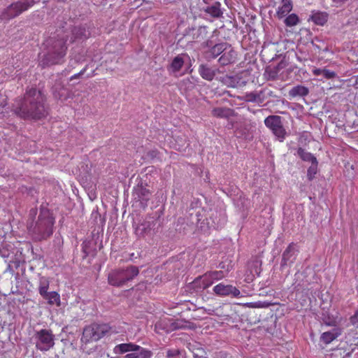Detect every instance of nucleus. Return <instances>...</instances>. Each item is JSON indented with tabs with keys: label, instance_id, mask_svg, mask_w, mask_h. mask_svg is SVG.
Masks as SVG:
<instances>
[{
	"label": "nucleus",
	"instance_id": "1",
	"mask_svg": "<svg viewBox=\"0 0 358 358\" xmlns=\"http://www.w3.org/2000/svg\"><path fill=\"white\" fill-rule=\"evenodd\" d=\"M45 101V96L41 91L31 88L26 92L23 99L15 100L13 111L23 119H41L47 113Z\"/></svg>",
	"mask_w": 358,
	"mask_h": 358
},
{
	"label": "nucleus",
	"instance_id": "2",
	"mask_svg": "<svg viewBox=\"0 0 358 358\" xmlns=\"http://www.w3.org/2000/svg\"><path fill=\"white\" fill-rule=\"evenodd\" d=\"M69 32L63 29L57 31L55 36H50L45 43V52L41 57L39 64L45 68L52 65L59 64L64 62L66 54V42Z\"/></svg>",
	"mask_w": 358,
	"mask_h": 358
},
{
	"label": "nucleus",
	"instance_id": "3",
	"mask_svg": "<svg viewBox=\"0 0 358 358\" xmlns=\"http://www.w3.org/2000/svg\"><path fill=\"white\" fill-rule=\"evenodd\" d=\"M55 218L48 213H41L36 223L27 226V230L35 241L46 240L53 234Z\"/></svg>",
	"mask_w": 358,
	"mask_h": 358
},
{
	"label": "nucleus",
	"instance_id": "4",
	"mask_svg": "<svg viewBox=\"0 0 358 358\" xmlns=\"http://www.w3.org/2000/svg\"><path fill=\"white\" fill-rule=\"evenodd\" d=\"M138 268L135 266L113 270L108 275V282L112 286L121 287L138 275Z\"/></svg>",
	"mask_w": 358,
	"mask_h": 358
},
{
	"label": "nucleus",
	"instance_id": "5",
	"mask_svg": "<svg viewBox=\"0 0 358 358\" xmlns=\"http://www.w3.org/2000/svg\"><path fill=\"white\" fill-rule=\"evenodd\" d=\"M39 0H24L13 2L0 13V19L7 21L12 20L29 10Z\"/></svg>",
	"mask_w": 358,
	"mask_h": 358
},
{
	"label": "nucleus",
	"instance_id": "6",
	"mask_svg": "<svg viewBox=\"0 0 358 358\" xmlns=\"http://www.w3.org/2000/svg\"><path fill=\"white\" fill-rule=\"evenodd\" d=\"M111 327L107 324L93 323L83 329V338L85 342L98 341L110 332Z\"/></svg>",
	"mask_w": 358,
	"mask_h": 358
},
{
	"label": "nucleus",
	"instance_id": "7",
	"mask_svg": "<svg viewBox=\"0 0 358 358\" xmlns=\"http://www.w3.org/2000/svg\"><path fill=\"white\" fill-rule=\"evenodd\" d=\"M36 348L46 352L55 345V335L51 329H42L34 334Z\"/></svg>",
	"mask_w": 358,
	"mask_h": 358
},
{
	"label": "nucleus",
	"instance_id": "8",
	"mask_svg": "<svg viewBox=\"0 0 358 358\" xmlns=\"http://www.w3.org/2000/svg\"><path fill=\"white\" fill-rule=\"evenodd\" d=\"M264 124L271 130L273 135L280 142L284 141L287 136V131L283 127L282 117L278 115H269L264 120Z\"/></svg>",
	"mask_w": 358,
	"mask_h": 358
},
{
	"label": "nucleus",
	"instance_id": "9",
	"mask_svg": "<svg viewBox=\"0 0 358 358\" xmlns=\"http://www.w3.org/2000/svg\"><path fill=\"white\" fill-rule=\"evenodd\" d=\"M213 293L220 297L231 296L240 298L242 296L240 290L232 285H226L220 282L215 285L213 288Z\"/></svg>",
	"mask_w": 358,
	"mask_h": 358
},
{
	"label": "nucleus",
	"instance_id": "10",
	"mask_svg": "<svg viewBox=\"0 0 358 358\" xmlns=\"http://www.w3.org/2000/svg\"><path fill=\"white\" fill-rule=\"evenodd\" d=\"M52 92L54 97L61 101H64L71 97V91L62 84H55Z\"/></svg>",
	"mask_w": 358,
	"mask_h": 358
},
{
	"label": "nucleus",
	"instance_id": "11",
	"mask_svg": "<svg viewBox=\"0 0 358 358\" xmlns=\"http://www.w3.org/2000/svg\"><path fill=\"white\" fill-rule=\"evenodd\" d=\"M198 71L201 77L208 81H212L215 75L219 73L218 69L210 67L207 64H201Z\"/></svg>",
	"mask_w": 358,
	"mask_h": 358
},
{
	"label": "nucleus",
	"instance_id": "12",
	"mask_svg": "<svg viewBox=\"0 0 358 358\" xmlns=\"http://www.w3.org/2000/svg\"><path fill=\"white\" fill-rule=\"evenodd\" d=\"M341 334L339 328H334L330 331L322 333L320 336V341L325 345L330 344Z\"/></svg>",
	"mask_w": 358,
	"mask_h": 358
},
{
	"label": "nucleus",
	"instance_id": "13",
	"mask_svg": "<svg viewBox=\"0 0 358 358\" xmlns=\"http://www.w3.org/2000/svg\"><path fill=\"white\" fill-rule=\"evenodd\" d=\"M229 50H225L221 57L219 58V62L222 66H227L233 64L236 62L237 58V53L235 50L229 48Z\"/></svg>",
	"mask_w": 358,
	"mask_h": 358
},
{
	"label": "nucleus",
	"instance_id": "14",
	"mask_svg": "<svg viewBox=\"0 0 358 358\" xmlns=\"http://www.w3.org/2000/svg\"><path fill=\"white\" fill-rule=\"evenodd\" d=\"M211 115L217 118H229L234 116V111L233 109L227 107H217L212 110Z\"/></svg>",
	"mask_w": 358,
	"mask_h": 358
},
{
	"label": "nucleus",
	"instance_id": "15",
	"mask_svg": "<svg viewBox=\"0 0 358 358\" xmlns=\"http://www.w3.org/2000/svg\"><path fill=\"white\" fill-rule=\"evenodd\" d=\"M357 333L355 331H352L348 333L346 336V343L349 345V348H346L348 355H350V353L354 352L357 348H358V336H355Z\"/></svg>",
	"mask_w": 358,
	"mask_h": 358
},
{
	"label": "nucleus",
	"instance_id": "16",
	"mask_svg": "<svg viewBox=\"0 0 358 358\" xmlns=\"http://www.w3.org/2000/svg\"><path fill=\"white\" fill-rule=\"evenodd\" d=\"M71 42L72 43L76 41L85 40L88 37L86 29L82 27H75L71 30Z\"/></svg>",
	"mask_w": 358,
	"mask_h": 358
},
{
	"label": "nucleus",
	"instance_id": "17",
	"mask_svg": "<svg viewBox=\"0 0 358 358\" xmlns=\"http://www.w3.org/2000/svg\"><path fill=\"white\" fill-rule=\"evenodd\" d=\"M292 10V0H282V5L277 10V16L278 18L285 17Z\"/></svg>",
	"mask_w": 358,
	"mask_h": 358
},
{
	"label": "nucleus",
	"instance_id": "18",
	"mask_svg": "<svg viewBox=\"0 0 358 358\" xmlns=\"http://www.w3.org/2000/svg\"><path fill=\"white\" fill-rule=\"evenodd\" d=\"M220 7L221 3L219 1H216L212 6L207 7L205 9V12L213 17L218 18L223 14Z\"/></svg>",
	"mask_w": 358,
	"mask_h": 358
},
{
	"label": "nucleus",
	"instance_id": "19",
	"mask_svg": "<svg viewBox=\"0 0 358 358\" xmlns=\"http://www.w3.org/2000/svg\"><path fill=\"white\" fill-rule=\"evenodd\" d=\"M239 78L236 76H231L225 75L220 78V81L228 87H237L239 83Z\"/></svg>",
	"mask_w": 358,
	"mask_h": 358
},
{
	"label": "nucleus",
	"instance_id": "20",
	"mask_svg": "<svg viewBox=\"0 0 358 358\" xmlns=\"http://www.w3.org/2000/svg\"><path fill=\"white\" fill-rule=\"evenodd\" d=\"M227 48H230V45L227 43H221L215 45L210 50V54L212 58H215L220 54L227 50Z\"/></svg>",
	"mask_w": 358,
	"mask_h": 358
},
{
	"label": "nucleus",
	"instance_id": "21",
	"mask_svg": "<svg viewBox=\"0 0 358 358\" xmlns=\"http://www.w3.org/2000/svg\"><path fill=\"white\" fill-rule=\"evenodd\" d=\"M312 72L314 76H318L322 75L323 77L327 80L333 79V78H336L337 76L336 72L330 71L327 69L314 68L313 69Z\"/></svg>",
	"mask_w": 358,
	"mask_h": 358
},
{
	"label": "nucleus",
	"instance_id": "22",
	"mask_svg": "<svg viewBox=\"0 0 358 358\" xmlns=\"http://www.w3.org/2000/svg\"><path fill=\"white\" fill-rule=\"evenodd\" d=\"M310 18L315 24L322 26L327 22L328 15L324 12H315Z\"/></svg>",
	"mask_w": 358,
	"mask_h": 358
},
{
	"label": "nucleus",
	"instance_id": "23",
	"mask_svg": "<svg viewBox=\"0 0 358 358\" xmlns=\"http://www.w3.org/2000/svg\"><path fill=\"white\" fill-rule=\"evenodd\" d=\"M297 154L303 161L310 162L311 164H317L316 157L310 152H306L302 148L298 149Z\"/></svg>",
	"mask_w": 358,
	"mask_h": 358
},
{
	"label": "nucleus",
	"instance_id": "24",
	"mask_svg": "<svg viewBox=\"0 0 358 358\" xmlns=\"http://www.w3.org/2000/svg\"><path fill=\"white\" fill-rule=\"evenodd\" d=\"M183 64L184 60L182 57L180 55H178L172 60L169 67L168 68V70L173 73H176L182 69Z\"/></svg>",
	"mask_w": 358,
	"mask_h": 358
},
{
	"label": "nucleus",
	"instance_id": "25",
	"mask_svg": "<svg viewBox=\"0 0 358 358\" xmlns=\"http://www.w3.org/2000/svg\"><path fill=\"white\" fill-rule=\"evenodd\" d=\"M43 299L48 300L49 305L56 304L57 306H60V296L57 292H50L44 295Z\"/></svg>",
	"mask_w": 358,
	"mask_h": 358
},
{
	"label": "nucleus",
	"instance_id": "26",
	"mask_svg": "<svg viewBox=\"0 0 358 358\" xmlns=\"http://www.w3.org/2000/svg\"><path fill=\"white\" fill-rule=\"evenodd\" d=\"M262 94H263L262 91H260L259 92H248V93L245 94L244 99L248 102L262 103L263 101Z\"/></svg>",
	"mask_w": 358,
	"mask_h": 358
},
{
	"label": "nucleus",
	"instance_id": "27",
	"mask_svg": "<svg viewBox=\"0 0 358 358\" xmlns=\"http://www.w3.org/2000/svg\"><path fill=\"white\" fill-rule=\"evenodd\" d=\"M308 92L309 90L306 87L297 85L289 91V95L293 97L296 96H305L308 94Z\"/></svg>",
	"mask_w": 358,
	"mask_h": 358
},
{
	"label": "nucleus",
	"instance_id": "28",
	"mask_svg": "<svg viewBox=\"0 0 358 358\" xmlns=\"http://www.w3.org/2000/svg\"><path fill=\"white\" fill-rule=\"evenodd\" d=\"M294 250V244L292 243L287 247V248L282 253V264L283 265H286L287 264V262L290 259L291 257L292 256Z\"/></svg>",
	"mask_w": 358,
	"mask_h": 358
},
{
	"label": "nucleus",
	"instance_id": "29",
	"mask_svg": "<svg viewBox=\"0 0 358 358\" xmlns=\"http://www.w3.org/2000/svg\"><path fill=\"white\" fill-rule=\"evenodd\" d=\"M116 348H117L121 353H125L138 350L139 348V345L133 343H122L117 345Z\"/></svg>",
	"mask_w": 358,
	"mask_h": 358
},
{
	"label": "nucleus",
	"instance_id": "30",
	"mask_svg": "<svg viewBox=\"0 0 358 358\" xmlns=\"http://www.w3.org/2000/svg\"><path fill=\"white\" fill-rule=\"evenodd\" d=\"M49 280L44 277H42L40 280L39 286H38V292L41 296H43L47 293H48V290L49 288Z\"/></svg>",
	"mask_w": 358,
	"mask_h": 358
},
{
	"label": "nucleus",
	"instance_id": "31",
	"mask_svg": "<svg viewBox=\"0 0 358 358\" xmlns=\"http://www.w3.org/2000/svg\"><path fill=\"white\" fill-rule=\"evenodd\" d=\"M299 17L294 13L289 15L285 20V24L287 27L295 26L299 23Z\"/></svg>",
	"mask_w": 358,
	"mask_h": 358
},
{
	"label": "nucleus",
	"instance_id": "32",
	"mask_svg": "<svg viewBox=\"0 0 358 358\" xmlns=\"http://www.w3.org/2000/svg\"><path fill=\"white\" fill-rule=\"evenodd\" d=\"M199 278L201 279V282H203V288H208L214 283L208 272Z\"/></svg>",
	"mask_w": 358,
	"mask_h": 358
},
{
	"label": "nucleus",
	"instance_id": "33",
	"mask_svg": "<svg viewBox=\"0 0 358 358\" xmlns=\"http://www.w3.org/2000/svg\"><path fill=\"white\" fill-rule=\"evenodd\" d=\"M209 275L210 276L213 282L215 281H218L224 278V274L222 271H213L208 272Z\"/></svg>",
	"mask_w": 358,
	"mask_h": 358
},
{
	"label": "nucleus",
	"instance_id": "34",
	"mask_svg": "<svg viewBox=\"0 0 358 358\" xmlns=\"http://www.w3.org/2000/svg\"><path fill=\"white\" fill-rule=\"evenodd\" d=\"M200 280L201 281V279L199 277H198L195 278L192 282V288L197 292L206 289L203 288V282H200Z\"/></svg>",
	"mask_w": 358,
	"mask_h": 358
},
{
	"label": "nucleus",
	"instance_id": "35",
	"mask_svg": "<svg viewBox=\"0 0 358 358\" xmlns=\"http://www.w3.org/2000/svg\"><path fill=\"white\" fill-rule=\"evenodd\" d=\"M317 164H312L307 171V177L309 180H312L317 173Z\"/></svg>",
	"mask_w": 358,
	"mask_h": 358
},
{
	"label": "nucleus",
	"instance_id": "36",
	"mask_svg": "<svg viewBox=\"0 0 358 358\" xmlns=\"http://www.w3.org/2000/svg\"><path fill=\"white\" fill-rule=\"evenodd\" d=\"M138 350V358H150L152 356V352L150 350H146L145 348L139 346Z\"/></svg>",
	"mask_w": 358,
	"mask_h": 358
},
{
	"label": "nucleus",
	"instance_id": "37",
	"mask_svg": "<svg viewBox=\"0 0 358 358\" xmlns=\"http://www.w3.org/2000/svg\"><path fill=\"white\" fill-rule=\"evenodd\" d=\"M350 322L352 325L358 328V309L350 317Z\"/></svg>",
	"mask_w": 358,
	"mask_h": 358
},
{
	"label": "nucleus",
	"instance_id": "38",
	"mask_svg": "<svg viewBox=\"0 0 358 358\" xmlns=\"http://www.w3.org/2000/svg\"><path fill=\"white\" fill-rule=\"evenodd\" d=\"M7 104V99L5 94L0 93V113H2L3 109Z\"/></svg>",
	"mask_w": 358,
	"mask_h": 358
},
{
	"label": "nucleus",
	"instance_id": "39",
	"mask_svg": "<svg viewBox=\"0 0 358 358\" xmlns=\"http://www.w3.org/2000/svg\"><path fill=\"white\" fill-rule=\"evenodd\" d=\"M180 355V351L178 349L169 350L166 352V357L168 358H172Z\"/></svg>",
	"mask_w": 358,
	"mask_h": 358
},
{
	"label": "nucleus",
	"instance_id": "40",
	"mask_svg": "<svg viewBox=\"0 0 358 358\" xmlns=\"http://www.w3.org/2000/svg\"><path fill=\"white\" fill-rule=\"evenodd\" d=\"M87 69V65L83 68L79 73L74 74L70 78V80L78 78L80 76L83 75Z\"/></svg>",
	"mask_w": 358,
	"mask_h": 358
},
{
	"label": "nucleus",
	"instance_id": "41",
	"mask_svg": "<svg viewBox=\"0 0 358 358\" xmlns=\"http://www.w3.org/2000/svg\"><path fill=\"white\" fill-rule=\"evenodd\" d=\"M132 352L127 354L125 358H138V350H133Z\"/></svg>",
	"mask_w": 358,
	"mask_h": 358
},
{
	"label": "nucleus",
	"instance_id": "42",
	"mask_svg": "<svg viewBox=\"0 0 358 358\" xmlns=\"http://www.w3.org/2000/svg\"><path fill=\"white\" fill-rule=\"evenodd\" d=\"M268 74H269V77L272 80H275L277 77V71L276 70H273V71L271 70V71H269Z\"/></svg>",
	"mask_w": 358,
	"mask_h": 358
},
{
	"label": "nucleus",
	"instance_id": "43",
	"mask_svg": "<svg viewBox=\"0 0 358 358\" xmlns=\"http://www.w3.org/2000/svg\"><path fill=\"white\" fill-rule=\"evenodd\" d=\"M335 5L338 7L342 6L345 2H346L348 0H331Z\"/></svg>",
	"mask_w": 358,
	"mask_h": 358
},
{
	"label": "nucleus",
	"instance_id": "44",
	"mask_svg": "<svg viewBox=\"0 0 358 358\" xmlns=\"http://www.w3.org/2000/svg\"><path fill=\"white\" fill-rule=\"evenodd\" d=\"M356 115L358 116V107H357V110H356Z\"/></svg>",
	"mask_w": 358,
	"mask_h": 358
}]
</instances>
